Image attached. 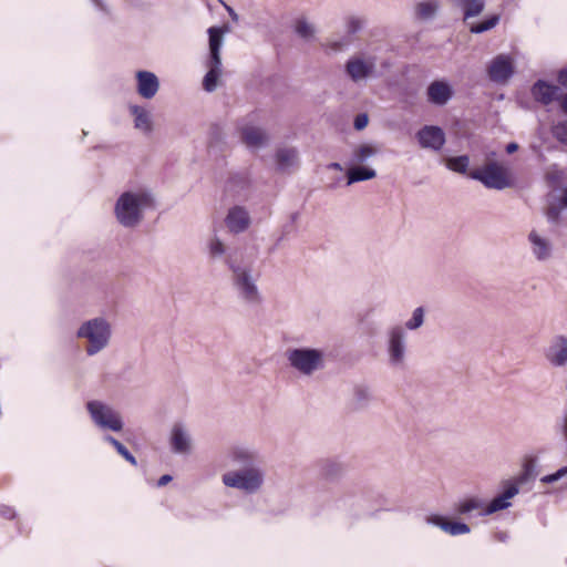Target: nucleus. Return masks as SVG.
I'll return each instance as SVG.
<instances>
[{
  "label": "nucleus",
  "mask_w": 567,
  "mask_h": 567,
  "mask_svg": "<svg viewBox=\"0 0 567 567\" xmlns=\"http://www.w3.org/2000/svg\"><path fill=\"white\" fill-rule=\"evenodd\" d=\"M519 492L517 484H508L503 493L487 502L477 495H470L458 499L453 505V517L440 514H429L425 522L443 532H471L474 518H483L496 512L508 508L511 499Z\"/></svg>",
  "instance_id": "f257e3e1"
},
{
  "label": "nucleus",
  "mask_w": 567,
  "mask_h": 567,
  "mask_svg": "<svg viewBox=\"0 0 567 567\" xmlns=\"http://www.w3.org/2000/svg\"><path fill=\"white\" fill-rule=\"evenodd\" d=\"M230 269V282L236 298L247 307L261 305L264 298L258 286L259 274L254 271L252 264H245L231 256L226 260Z\"/></svg>",
  "instance_id": "f03ea898"
},
{
  "label": "nucleus",
  "mask_w": 567,
  "mask_h": 567,
  "mask_svg": "<svg viewBox=\"0 0 567 567\" xmlns=\"http://www.w3.org/2000/svg\"><path fill=\"white\" fill-rule=\"evenodd\" d=\"M151 196L146 192H124L114 207L116 220L126 228H134L143 220L144 210L151 205Z\"/></svg>",
  "instance_id": "7ed1b4c3"
},
{
  "label": "nucleus",
  "mask_w": 567,
  "mask_h": 567,
  "mask_svg": "<svg viewBox=\"0 0 567 567\" xmlns=\"http://www.w3.org/2000/svg\"><path fill=\"white\" fill-rule=\"evenodd\" d=\"M112 334V324L104 317L84 321L76 331V337L86 341L85 353L90 357L105 350L111 343Z\"/></svg>",
  "instance_id": "20e7f679"
},
{
  "label": "nucleus",
  "mask_w": 567,
  "mask_h": 567,
  "mask_svg": "<svg viewBox=\"0 0 567 567\" xmlns=\"http://www.w3.org/2000/svg\"><path fill=\"white\" fill-rule=\"evenodd\" d=\"M221 482L226 487L235 488L245 494L258 493L265 483V473L259 466H248L223 474Z\"/></svg>",
  "instance_id": "39448f33"
},
{
  "label": "nucleus",
  "mask_w": 567,
  "mask_h": 567,
  "mask_svg": "<svg viewBox=\"0 0 567 567\" xmlns=\"http://www.w3.org/2000/svg\"><path fill=\"white\" fill-rule=\"evenodd\" d=\"M289 365L301 375L310 377L324 368V351L316 348H295L286 351Z\"/></svg>",
  "instance_id": "423d86ee"
},
{
  "label": "nucleus",
  "mask_w": 567,
  "mask_h": 567,
  "mask_svg": "<svg viewBox=\"0 0 567 567\" xmlns=\"http://www.w3.org/2000/svg\"><path fill=\"white\" fill-rule=\"evenodd\" d=\"M468 176L492 189L502 190L513 185L509 168L497 162H489L483 167L475 168L468 173Z\"/></svg>",
  "instance_id": "0eeeda50"
},
{
  "label": "nucleus",
  "mask_w": 567,
  "mask_h": 567,
  "mask_svg": "<svg viewBox=\"0 0 567 567\" xmlns=\"http://www.w3.org/2000/svg\"><path fill=\"white\" fill-rule=\"evenodd\" d=\"M385 350L391 368L403 369L406 365V331L403 326H391L385 333Z\"/></svg>",
  "instance_id": "6e6552de"
},
{
  "label": "nucleus",
  "mask_w": 567,
  "mask_h": 567,
  "mask_svg": "<svg viewBox=\"0 0 567 567\" xmlns=\"http://www.w3.org/2000/svg\"><path fill=\"white\" fill-rule=\"evenodd\" d=\"M86 410L96 426L114 432L123 430L122 416L111 405L99 400H92L86 403Z\"/></svg>",
  "instance_id": "1a4fd4ad"
},
{
  "label": "nucleus",
  "mask_w": 567,
  "mask_h": 567,
  "mask_svg": "<svg viewBox=\"0 0 567 567\" xmlns=\"http://www.w3.org/2000/svg\"><path fill=\"white\" fill-rule=\"evenodd\" d=\"M454 2L463 9V20L472 33H483L495 28L499 22L498 14H493L480 23L470 22L471 18L477 17L483 12L485 0H454Z\"/></svg>",
  "instance_id": "9d476101"
},
{
  "label": "nucleus",
  "mask_w": 567,
  "mask_h": 567,
  "mask_svg": "<svg viewBox=\"0 0 567 567\" xmlns=\"http://www.w3.org/2000/svg\"><path fill=\"white\" fill-rule=\"evenodd\" d=\"M377 59L373 55L357 54L346 63V72L353 82H361L374 75Z\"/></svg>",
  "instance_id": "9b49d317"
},
{
  "label": "nucleus",
  "mask_w": 567,
  "mask_h": 567,
  "mask_svg": "<svg viewBox=\"0 0 567 567\" xmlns=\"http://www.w3.org/2000/svg\"><path fill=\"white\" fill-rule=\"evenodd\" d=\"M527 241L534 259L538 262H546L554 257V243L539 230L533 228L527 235Z\"/></svg>",
  "instance_id": "f8f14e48"
},
{
  "label": "nucleus",
  "mask_w": 567,
  "mask_h": 567,
  "mask_svg": "<svg viewBox=\"0 0 567 567\" xmlns=\"http://www.w3.org/2000/svg\"><path fill=\"white\" fill-rule=\"evenodd\" d=\"M173 453L188 455L193 451V439L189 430L183 423L173 424L168 437Z\"/></svg>",
  "instance_id": "ddd939ff"
},
{
  "label": "nucleus",
  "mask_w": 567,
  "mask_h": 567,
  "mask_svg": "<svg viewBox=\"0 0 567 567\" xmlns=\"http://www.w3.org/2000/svg\"><path fill=\"white\" fill-rule=\"evenodd\" d=\"M545 359L555 368L567 364V336L556 334L551 338L544 352Z\"/></svg>",
  "instance_id": "4468645a"
},
{
  "label": "nucleus",
  "mask_w": 567,
  "mask_h": 567,
  "mask_svg": "<svg viewBox=\"0 0 567 567\" xmlns=\"http://www.w3.org/2000/svg\"><path fill=\"white\" fill-rule=\"evenodd\" d=\"M416 138L422 148L440 151L445 143V133L439 126L425 125L416 133Z\"/></svg>",
  "instance_id": "2eb2a0df"
},
{
  "label": "nucleus",
  "mask_w": 567,
  "mask_h": 567,
  "mask_svg": "<svg viewBox=\"0 0 567 567\" xmlns=\"http://www.w3.org/2000/svg\"><path fill=\"white\" fill-rule=\"evenodd\" d=\"M251 219L244 206L231 207L225 218L226 227L235 234L244 233L250 226Z\"/></svg>",
  "instance_id": "dca6fc26"
},
{
  "label": "nucleus",
  "mask_w": 567,
  "mask_h": 567,
  "mask_svg": "<svg viewBox=\"0 0 567 567\" xmlns=\"http://www.w3.org/2000/svg\"><path fill=\"white\" fill-rule=\"evenodd\" d=\"M240 138L243 143L252 150H258L266 146L269 142L268 133L255 125H245L240 128Z\"/></svg>",
  "instance_id": "f3484780"
},
{
  "label": "nucleus",
  "mask_w": 567,
  "mask_h": 567,
  "mask_svg": "<svg viewBox=\"0 0 567 567\" xmlns=\"http://www.w3.org/2000/svg\"><path fill=\"white\" fill-rule=\"evenodd\" d=\"M512 74L513 64L506 55H497L488 66V76L493 82L505 83Z\"/></svg>",
  "instance_id": "a211bd4d"
},
{
  "label": "nucleus",
  "mask_w": 567,
  "mask_h": 567,
  "mask_svg": "<svg viewBox=\"0 0 567 567\" xmlns=\"http://www.w3.org/2000/svg\"><path fill=\"white\" fill-rule=\"evenodd\" d=\"M137 80V93L146 99H153L159 89L158 78L150 71H138L136 72Z\"/></svg>",
  "instance_id": "6ab92c4d"
},
{
  "label": "nucleus",
  "mask_w": 567,
  "mask_h": 567,
  "mask_svg": "<svg viewBox=\"0 0 567 567\" xmlns=\"http://www.w3.org/2000/svg\"><path fill=\"white\" fill-rule=\"evenodd\" d=\"M427 100L435 105H445L453 95L451 85L445 81H434L427 87Z\"/></svg>",
  "instance_id": "aec40b11"
},
{
  "label": "nucleus",
  "mask_w": 567,
  "mask_h": 567,
  "mask_svg": "<svg viewBox=\"0 0 567 567\" xmlns=\"http://www.w3.org/2000/svg\"><path fill=\"white\" fill-rule=\"evenodd\" d=\"M277 168L280 172L289 173L299 164V153L295 147H281L276 152Z\"/></svg>",
  "instance_id": "412c9836"
},
{
  "label": "nucleus",
  "mask_w": 567,
  "mask_h": 567,
  "mask_svg": "<svg viewBox=\"0 0 567 567\" xmlns=\"http://www.w3.org/2000/svg\"><path fill=\"white\" fill-rule=\"evenodd\" d=\"M228 457L234 464L248 467L255 466L254 463L257 461L258 454L250 447L236 445L228 451Z\"/></svg>",
  "instance_id": "4be33fe9"
},
{
  "label": "nucleus",
  "mask_w": 567,
  "mask_h": 567,
  "mask_svg": "<svg viewBox=\"0 0 567 567\" xmlns=\"http://www.w3.org/2000/svg\"><path fill=\"white\" fill-rule=\"evenodd\" d=\"M373 395L368 385L357 384L352 390V398L350 400V406L352 410L358 411L365 409L372 401Z\"/></svg>",
  "instance_id": "5701e85b"
},
{
  "label": "nucleus",
  "mask_w": 567,
  "mask_h": 567,
  "mask_svg": "<svg viewBox=\"0 0 567 567\" xmlns=\"http://www.w3.org/2000/svg\"><path fill=\"white\" fill-rule=\"evenodd\" d=\"M559 91L558 86L547 84L544 81H537L533 89L532 93L535 97V100L539 101L540 103L548 105L551 103L555 99H557V92Z\"/></svg>",
  "instance_id": "b1692460"
},
{
  "label": "nucleus",
  "mask_w": 567,
  "mask_h": 567,
  "mask_svg": "<svg viewBox=\"0 0 567 567\" xmlns=\"http://www.w3.org/2000/svg\"><path fill=\"white\" fill-rule=\"evenodd\" d=\"M130 112L134 116V127L151 133L153 131V121L151 113L142 106L131 105Z\"/></svg>",
  "instance_id": "393cba45"
},
{
  "label": "nucleus",
  "mask_w": 567,
  "mask_h": 567,
  "mask_svg": "<svg viewBox=\"0 0 567 567\" xmlns=\"http://www.w3.org/2000/svg\"><path fill=\"white\" fill-rule=\"evenodd\" d=\"M209 37V58L208 61L221 62L220 49L224 42V37L217 27H210L207 30Z\"/></svg>",
  "instance_id": "a878e982"
},
{
  "label": "nucleus",
  "mask_w": 567,
  "mask_h": 567,
  "mask_svg": "<svg viewBox=\"0 0 567 567\" xmlns=\"http://www.w3.org/2000/svg\"><path fill=\"white\" fill-rule=\"evenodd\" d=\"M208 72L204 76L203 86L205 91L213 92L218 86L219 78L221 76V62L207 61Z\"/></svg>",
  "instance_id": "bb28decb"
},
{
  "label": "nucleus",
  "mask_w": 567,
  "mask_h": 567,
  "mask_svg": "<svg viewBox=\"0 0 567 567\" xmlns=\"http://www.w3.org/2000/svg\"><path fill=\"white\" fill-rule=\"evenodd\" d=\"M352 165L353 166L350 167L347 172V177H348L347 184L348 185H351V184H354L358 182L369 181L377 176V172L373 168L362 166L361 164H358V165L352 164Z\"/></svg>",
  "instance_id": "cd10ccee"
},
{
  "label": "nucleus",
  "mask_w": 567,
  "mask_h": 567,
  "mask_svg": "<svg viewBox=\"0 0 567 567\" xmlns=\"http://www.w3.org/2000/svg\"><path fill=\"white\" fill-rule=\"evenodd\" d=\"M379 153V148L372 144H360L351 154V164H362Z\"/></svg>",
  "instance_id": "c85d7f7f"
},
{
  "label": "nucleus",
  "mask_w": 567,
  "mask_h": 567,
  "mask_svg": "<svg viewBox=\"0 0 567 567\" xmlns=\"http://www.w3.org/2000/svg\"><path fill=\"white\" fill-rule=\"evenodd\" d=\"M437 9L436 0L422 1L415 6V16L421 20H430L435 16Z\"/></svg>",
  "instance_id": "c756f323"
},
{
  "label": "nucleus",
  "mask_w": 567,
  "mask_h": 567,
  "mask_svg": "<svg viewBox=\"0 0 567 567\" xmlns=\"http://www.w3.org/2000/svg\"><path fill=\"white\" fill-rule=\"evenodd\" d=\"M295 32L303 40H312L316 35V28L307 19L300 18L295 23Z\"/></svg>",
  "instance_id": "7c9ffc66"
},
{
  "label": "nucleus",
  "mask_w": 567,
  "mask_h": 567,
  "mask_svg": "<svg viewBox=\"0 0 567 567\" xmlns=\"http://www.w3.org/2000/svg\"><path fill=\"white\" fill-rule=\"evenodd\" d=\"M424 309L422 307H417L413 310L412 317L405 322V326L403 327L404 330H417L420 329L424 323Z\"/></svg>",
  "instance_id": "2f4dec72"
},
{
  "label": "nucleus",
  "mask_w": 567,
  "mask_h": 567,
  "mask_svg": "<svg viewBox=\"0 0 567 567\" xmlns=\"http://www.w3.org/2000/svg\"><path fill=\"white\" fill-rule=\"evenodd\" d=\"M470 158L466 155L451 157L447 161V167L454 172L465 174L467 172Z\"/></svg>",
  "instance_id": "473e14b6"
},
{
  "label": "nucleus",
  "mask_w": 567,
  "mask_h": 567,
  "mask_svg": "<svg viewBox=\"0 0 567 567\" xmlns=\"http://www.w3.org/2000/svg\"><path fill=\"white\" fill-rule=\"evenodd\" d=\"M551 133L559 143L567 145V121H560L553 125Z\"/></svg>",
  "instance_id": "72a5a7b5"
},
{
  "label": "nucleus",
  "mask_w": 567,
  "mask_h": 567,
  "mask_svg": "<svg viewBox=\"0 0 567 567\" xmlns=\"http://www.w3.org/2000/svg\"><path fill=\"white\" fill-rule=\"evenodd\" d=\"M364 19L358 16H351L346 21V29L348 33L354 34L359 32L364 25Z\"/></svg>",
  "instance_id": "f704fd0d"
},
{
  "label": "nucleus",
  "mask_w": 567,
  "mask_h": 567,
  "mask_svg": "<svg viewBox=\"0 0 567 567\" xmlns=\"http://www.w3.org/2000/svg\"><path fill=\"white\" fill-rule=\"evenodd\" d=\"M208 249L212 257H220L226 252V247L218 237L209 240Z\"/></svg>",
  "instance_id": "c9c22d12"
},
{
  "label": "nucleus",
  "mask_w": 567,
  "mask_h": 567,
  "mask_svg": "<svg viewBox=\"0 0 567 567\" xmlns=\"http://www.w3.org/2000/svg\"><path fill=\"white\" fill-rule=\"evenodd\" d=\"M536 468V461L534 458H528L524 463L523 467V474L520 475V482H526L529 478L534 477L536 475L535 473Z\"/></svg>",
  "instance_id": "e433bc0d"
},
{
  "label": "nucleus",
  "mask_w": 567,
  "mask_h": 567,
  "mask_svg": "<svg viewBox=\"0 0 567 567\" xmlns=\"http://www.w3.org/2000/svg\"><path fill=\"white\" fill-rule=\"evenodd\" d=\"M566 475H567V466L559 468L558 471H556L553 474L543 476L540 478V482L545 483V484H551V483L559 481L560 478H563Z\"/></svg>",
  "instance_id": "4c0bfd02"
},
{
  "label": "nucleus",
  "mask_w": 567,
  "mask_h": 567,
  "mask_svg": "<svg viewBox=\"0 0 567 567\" xmlns=\"http://www.w3.org/2000/svg\"><path fill=\"white\" fill-rule=\"evenodd\" d=\"M115 450L120 455H122L127 462H130L133 466L137 465V461L134 455L120 442Z\"/></svg>",
  "instance_id": "58836bf2"
},
{
  "label": "nucleus",
  "mask_w": 567,
  "mask_h": 567,
  "mask_svg": "<svg viewBox=\"0 0 567 567\" xmlns=\"http://www.w3.org/2000/svg\"><path fill=\"white\" fill-rule=\"evenodd\" d=\"M349 45V41L348 40H339V41H328L326 47L333 51V52H338V51H342L344 50Z\"/></svg>",
  "instance_id": "ea45409f"
},
{
  "label": "nucleus",
  "mask_w": 567,
  "mask_h": 567,
  "mask_svg": "<svg viewBox=\"0 0 567 567\" xmlns=\"http://www.w3.org/2000/svg\"><path fill=\"white\" fill-rule=\"evenodd\" d=\"M369 117L365 113L358 114L354 117L353 126L357 131H362L368 126Z\"/></svg>",
  "instance_id": "a19ab883"
},
{
  "label": "nucleus",
  "mask_w": 567,
  "mask_h": 567,
  "mask_svg": "<svg viewBox=\"0 0 567 567\" xmlns=\"http://www.w3.org/2000/svg\"><path fill=\"white\" fill-rule=\"evenodd\" d=\"M560 209L558 206H550L546 210V217L550 223H556L559 218Z\"/></svg>",
  "instance_id": "79ce46f5"
},
{
  "label": "nucleus",
  "mask_w": 567,
  "mask_h": 567,
  "mask_svg": "<svg viewBox=\"0 0 567 567\" xmlns=\"http://www.w3.org/2000/svg\"><path fill=\"white\" fill-rule=\"evenodd\" d=\"M223 4H224L226 11L228 12L229 17L231 18V20L237 22L239 20V16L236 13V11L231 7L227 6L226 3H223Z\"/></svg>",
  "instance_id": "37998d69"
},
{
  "label": "nucleus",
  "mask_w": 567,
  "mask_h": 567,
  "mask_svg": "<svg viewBox=\"0 0 567 567\" xmlns=\"http://www.w3.org/2000/svg\"><path fill=\"white\" fill-rule=\"evenodd\" d=\"M172 480H173V477L171 475L165 474V475L161 476L159 480L157 481V486L163 487L166 484H168Z\"/></svg>",
  "instance_id": "c03bdc74"
},
{
  "label": "nucleus",
  "mask_w": 567,
  "mask_h": 567,
  "mask_svg": "<svg viewBox=\"0 0 567 567\" xmlns=\"http://www.w3.org/2000/svg\"><path fill=\"white\" fill-rule=\"evenodd\" d=\"M558 81L561 85L567 86V69H564L559 72Z\"/></svg>",
  "instance_id": "a18cd8bd"
},
{
  "label": "nucleus",
  "mask_w": 567,
  "mask_h": 567,
  "mask_svg": "<svg viewBox=\"0 0 567 567\" xmlns=\"http://www.w3.org/2000/svg\"><path fill=\"white\" fill-rule=\"evenodd\" d=\"M517 150H518V144H517V143H515V142H512V143L507 144V146H506V152H507L508 154H513V153H514V152H516Z\"/></svg>",
  "instance_id": "49530a36"
},
{
  "label": "nucleus",
  "mask_w": 567,
  "mask_h": 567,
  "mask_svg": "<svg viewBox=\"0 0 567 567\" xmlns=\"http://www.w3.org/2000/svg\"><path fill=\"white\" fill-rule=\"evenodd\" d=\"M561 432L567 442V413L565 414L564 420H563Z\"/></svg>",
  "instance_id": "de8ad7c7"
},
{
  "label": "nucleus",
  "mask_w": 567,
  "mask_h": 567,
  "mask_svg": "<svg viewBox=\"0 0 567 567\" xmlns=\"http://www.w3.org/2000/svg\"><path fill=\"white\" fill-rule=\"evenodd\" d=\"M220 31V35H225L226 33L230 32V27L228 24H224L221 27H217Z\"/></svg>",
  "instance_id": "09e8293b"
},
{
  "label": "nucleus",
  "mask_w": 567,
  "mask_h": 567,
  "mask_svg": "<svg viewBox=\"0 0 567 567\" xmlns=\"http://www.w3.org/2000/svg\"><path fill=\"white\" fill-rule=\"evenodd\" d=\"M104 440L109 443H111L114 447L117 446V444L120 443V441H117L116 439H114L113 436L111 435H106L104 437Z\"/></svg>",
  "instance_id": "8fccbe9b"
},
{
  "label": "nucleus",
  "mask_w": 567,
  "mask_h": 567,
  "mask_svg": "<svg viewBox=\"0 0 567 567\" xmlns=\"http://www.w3.org/2000/svg\"><path fill=\"white\" fill-rule=\"evenodd\" d=\"M560 106L561 110L567 114V94L561 97Z\"/></svg>",
  "instance_id": "3c124183"
},
{
  "label": "nucleus",
  "mask_w": 567,
  "mask_h": 567,
  "mask_svg": "<svg viewBox=\"0 0 567 567\" xmlns=\"http://www.w3.org/2000/svg\"><path fill=\"white\" fill-rule=\"evenodd\" d=\"M561 203L563 205L567 206V187L564 189Z\"/></svg>",
  "instance_id": "603ef678"
},
{
  "label": "nucleus",
  "mask_w": 567,
  "mask_h": 567,
  "mask_svg": "<svg viewBox=\"0 0 567 567\" xmlns=\"http://www.w3.org/2000/svg\"><path fill=\"white\" fill-rule=\"evenodd\" d=\"M533 151L538 154V156L543 157V153L539 146H532Z\"/></svg>",
  "instance_id": "864d4df0"
},
{
  "label": "nucleus",
  "mask_w": 567,
  "mask_h": 567,
  "mask_svg": "<svg viewBox=\"0 0 567 567\" xmlns=\"http://www.w3.org/2000/svg\"><path fill=\"white\" fill-rule=\"evenodd\" d=\"M329 167L333 168V169H338V171L342 169V166L339 163H332V164H330Z\"/></svg>",
  "instance_id": "5fc2aeb1"
},
{
  "label": "nucleus",
  "mask_w": 567,
  "mask_h": 567,
  "mask_svg": "<svg viewBox=\"0 0 567 567\" xmlns=\"http://www.w3.org/2000/svg\"><path fill=\"white\" fill-rule=\"evenodd\" d=\"M8 518H11L12 517V514L10 511H8V515H7Z\"/></svg>",
  "instance_id": "6e6d98bb"
}]
</instances>
